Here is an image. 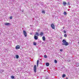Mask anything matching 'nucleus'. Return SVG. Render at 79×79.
Returning a JSON list of instances; mask_svg holds the SVG:
<instances>
[{"instance_id":"21","label":"nucleus","mask_w":79,"mask_h":79,"mask_svg":"<svg viewBox=\"0 0 79 79\" xmlns=\"http://www.w3.org/2000/svg\"><path fill=\"white\" fill-rule=\"evenodd\" d=\"M42 13H44V14H45V10H43L42 11Z\"/></svg>"},{"instance_id":"27","label":"nucleus","mask_w":79,"mask_h":79,"mask_svg":"<svg viewBox=\"0 0 79 79\" xmlns=\"http://www.w3.org/2000/svg\"><path fill=\"white\" fill-rule=\"evenodd\" d=\"M64 33H65V34H66V31H63Z\"/></svg>"},{"instance_id":"6","label":"nucleus","mask_w":79,"mask_h":79,"mask_svg":"<svg viewBox=\"0 0 79 79\" xmlns=\"http://www.w3.org/2000/svg\"><path fill=\"white\" fill-rule=\"evenodd\" d=\"M34 38L35 40H37V39H38V36H35L34 37Z\"/></svg>"},{"instance_id":"20","label":"nucleus","mask_w":79,"mask_h":79,"mask_svg":"<svg viewBox=\"0 0 79 79\" xmlns=\"http://www.w3.org/2000/svg\"><path fill=\"white\" fill-rule=\"evenodd\" d=\"M65 76H66V75L64 74L62 75V77H65Z\"/></svg>"},{"instance_id":"2","label":"nucleus","mask_w":79,"mask_h":79,"mask_svg":"<svg viewBox=\"0 0 79 79\" xmlns=\"http://www.w3.org/2000/svg\"><path fill=\"white\" fill-rule=\"evenodd\" d=\"M34 73H36L37 72V66L36 65H35L34 67Z\"/></svg>"},{"instance_id":"8","label":"nucleus","mask_w":79,"mask_h":79,"mask_svg":"<svg viewBox=\"0 0 79 79\" xmlns=\"http://www.w3.org/2000/svg\"><path fill=\"white\" fill-rule=\"evenodd\" d=\"M75 66H76V67H78V66H79V63H76L75 64Z\"/></svg>"},{"instance_id":"17","label":"nucleus","mask_w":79,"mask_h":79,"mask_svg":"<svg viewBox=\"0 0 79 79\" xmlns=\"http://www.w3.org/2000/svg\"><path fill=\"white\" fill-rule=\"evenodd\" d=\"M33 44L34 45H37V43L35 42H34L33 43Z\"/></svg>"},{"instance_id":"18","label":"nucleus","mask_w":79,"mask_h":79,"mask_svg":"<svg viewBox=\"0 0 79 79\" xmlns=\"http://www.w3.org/2000/svg\"><path fill=\"white\" fill-rule=\"evenodd\" d=\"M3 71H4V70H0V72H1V73H3Z\"/></svg>"},{"instance_id":"28","label":"nucleus","mask_w":79,"mask_h":79,"mask_svg":"<svg viewBox=\"0 0 79 79\" xmlns=\"http://www.w3.org/2000/svg\"><path fill=\"white\" fill-rule=\"evenodd\" d=\"M60 52H62V51H63V50L62 49H60Z\"/></svg>"},{"instance_id":"10","label":"nucleus","mask_w":79,"mask_h":79,"mask_svg":"<svg viewBox=\"0 0 79 79\" xmlns=\"http://www.w3.org/2000/svg\"><path fill=\"white\" fill-rule=\"evenodd\" d=\"M39 60H38L37 62V67H38V66H39Z\"/></svg>"},{"instance_id":"4","label":"nucleus","mask_w":79,"mask_h":79,"mask_svg":"<svg viewBox=\"0 0 79 79\" xmlns=\"http://www.w3.org/2000/svg\"><path fill=\"white\" fill-rule=\"evenodd\" d=\"M51 27L53 29H55V25H54V24L53 23L51 24Z\"/></svg>"},{"instance_id":"9","label":"nucleus","mask_w":79,"mask_h":79,"mask_svg":"<svg viewBox=\"0 0 79 79\" xmlns=\"http://www.w3.org/2000/svg\"><path fill=\"white\" fill-rule=\"evenodd\" d=\"M40 35L41 36H42V35H44V33H43L42 32H41L40 33Z\"/></svg>"},{"instance_id":"25","label":"nucleus","mask_w":79,"mask_h":79,"mask_svg":"<svg viewBox=\"0 0 79 79\" xmlns=\"http://www.w3.org/2000/svg\"><path fill=\"white\" fill-rule=\"evenodd\" d=\"M54 62L55 63H57V60H54Z\"/></svg>"},{"instance_id":"14","label":"nucleus","mask_w":79,"mask_h":79,"mask_svg":"<svg viewBox=\"0 0 79 79\" xmlns=\"http://www.w3.org/2000/svg\"><path fill=\"white\" fill-rule=\"evenodd\" d=\"M35 35H37V36H39V33L36 32Z\"/></svg>"},{"instance_id":"24","label":"nucleus","mask_w":79,"mask_h":79,"mask_svg":"<svg viewBox=\"0 0 79 79\" xmlns=\"http://www.w3.org/2000/svg\"><path fill=\"white\" fill-rule=\"evenodd\" d=\"M44 58H47V55H44Z\"/></svg>"},{"instance_id":"7","label":"nucleus","mask_w":79,"mask_h":79,"mask_svg":"<svg viewBox=\"0 0 79 79\" xmlns=\"http://www.w3.org/2000/svg\"><path fill=\"white\" fill-rule=\"evenodd\" d=\"M9 24H10V23H4V25H5V26H8Z\"/></svg>"},{"instance_id":"23","label":"nucleus","mask_w":79,"mask_h":79,"mask_svg":"<svg viewBox=\"0 0 79 79\" xmlns=\"http://www.w3.org/2000/svg\"><path fill=\"white\" fill-rule=\"evenodd\" d=\"M67 5H70V4H69V2H68V3H67Z\"/></svg>"},{"instance_id":"31","label":"nucleus","mask_w":79,"mask_h":79,"mask_svg":"<svg viewBox=\"0 0 79 79\" xmlns=\"http://www.w3.org/2000/svg\"><path fill=\"white\" fill-rule=\"evenodd\" d=\"M78 44H79V42H78Z\"/></svg>"},{"instance_id":"13","label":"nucleus","mask_w":79,"mask_h":79,"mask_svg":"<svg viewBox=\"0 0 79 79\" xmlns=\"http://www.w3.org/2000/svg\"><path fill=\"white\" fill-rule=\"evenodd\" d=\"M63 4L64 5H67L66 2H63Z\"/></svg>"},{"instance_id":"19","label":"nucleus","mask_w":79,"mask_h":79,"mask_svg":"<svg viewBox=\"0 0 79 79\" xmlns=\"http://www.w3.org/2000/svg\"><path fill=\"white\" fill-rule=\"evenodd\" d=\"M64 15H67L66 12V11H64Z\"/></svg>"},{"instance_id":"1","label":"nucleus","mask_w":79,"mask_h":79,"mask_svg":"<svg viewBox=\"0 0 79 79\" xmlns=\"http://www.w3.org/2000/svg\"><path fill=\"white\" fill-rule=\"evenodd\" d=\"M62 42L63 43L62 44V45H65V46H67L68 45V43L66 42V41L64 39L62 40Z\"/></svg>"},{"instance_id":"5","label":"nucleus","mask_w":79,"mask_h":79,"mask_svg":"<svg viewBox=\"0 0 79 79\" xmlns=\"http://www.w3.org/2000/svg\"><path fill=\"white\" fill-rule=\"evenodd\" d=\"M16 49H19L20 48V46H19V45H18L16 46Z\"/></svg>"},{"instance_id":"15","label":"nucleus","mask_w":79,"mask_h":79,"mask_svg":"<svg viewBox=\"0 0 79 79\" xmlns=\"http://www.w3.org/2000/svg\"><path fill=\"white\" fill-rule=\"evenodd\" d=\"M46 66H49V63H46Z\"/></svg>"},{"instance_id":"22","label":"nucleus","mask_w":79,"mask_h":79,"mask_svg":"<svg viewBox=\"0 0 79 79\" xmlns=\"http://www.w3.org/2000/svg\"><path fill=\"white\" fill-rule=\"evenodd\" d=\"M64 37H67V35H66V34H65L64 35Z\"/></svg>"},{"instance_id":"29","label":"nucleus","mask_w":79,"mask_h":79,"mask_svg":"<svg viewBox=\"0 0 79 79\" xmlns=\"http://www.w3.org/2000/svg\"><path fill=\"white\" fill-rule=\"evenodd\" d=\"M37 31H38V32H39V31H40V30H37Z\"/></svg>"},{"instance_id":"30","label":"nucleus","mask_w":79,"mask_h":79,"mask_svg":"<svg viewBox=\"0 0 79 79\" xmlns=\"http://www.w3.org/2000/svg\"><path fill=\"white\" fill-rule=\"evenodd\" d=\"M63 29H64V27H63Z\"/></svg>"},{"instance_id":"3","label":"nucleus","mask_w":79,"mask_h":79,"mask_svg":"<svg viewBox=\"0 0 79 79\" xmlns=\"http://www.w3.org/2000/svg\"><path fill=\"white\" fill-rule=\"evenodd\" d=\"M23 34L25 35V37H27V33L25 31H23Z\"/></svg>"},{"instance_id":"26","label":"nucleus","mask_w":79,"mask_h":79,"mask_svg":"<svg viewBox=\"0 0 79 79\" xmlns=\"http://www.w3.org/2000/svg\"><path fill=\"white\" fill-rule=\"evenodd\" d=\"M10 19H12V18H13V17H12V16L10 17Z\"/></svg>"},{"instance_id":"11","label":"nucleus","mask_w":79,"mask_h":79,"mask_svg":"<svg viewBox=\"0 0 79 79\" xmlns=\"http://www.w3.org/2000/svg\"><path fill=\"white\" fill-rule=\"evenodd\" d=\"M42 39L43 40H44V41H45V36H43L42 38Z\"/></svg>"},{"instance_id":"16","label":"nucleus","mask_w":79,"mask_h":79,"mask_svg":"<svg viewBox=\"0 0 79 79\" xmlns=\"http://www.w3.org/2000/svg\"><path fill=\"white\" fill-rule=\"evenodd\" d=\"M11 77L12 79H15V77H14V76H11Z\"/></svg>"},{"instance_id":"12","label":"nucleus","mask_w":79,"mask_h":79,"mask_svg":"<svg viewBox=\"0 0 79 79\" xmlns=\"http://www.w3.org/2000/svg\"><path fill=\"white\" fill-rule=\"evenodd\" d=\"M16 58L17 59H18V58H19V56L18 55H16Z\"/></svg>"}]
</instances>
